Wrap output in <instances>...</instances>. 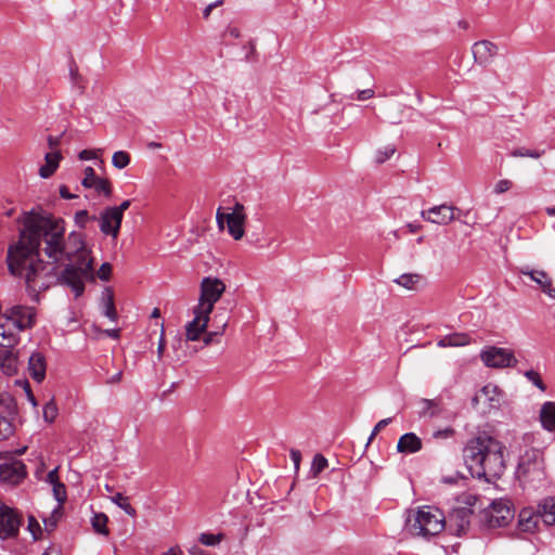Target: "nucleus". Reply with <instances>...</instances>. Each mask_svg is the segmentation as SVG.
<instances>
[{"label": "nucleus", "instance_id": "f257e3e1", "mask_svg": "<svg viewBox=\"0 0 555 555\" xmlns=\"http://www.w3.org/2000/svg\"><path fill=\"white\" fill-rule=\"evenodd\" d=\"M8 267L34 292L62 283L79 297L85 280H94L93 259L83 235L70 232L65 237V221L50 214L25 215L18 241L9 247Z\"/></svg>", "mask_w": 555, "mask_h": 555}, {"label": "nucleus", "instance_id": "f03ea898", "mask_svg": "<svg viewBox=\"0 0 555 555\" xmlns=\"http://www.w3.org/2000/svg\"><path fill=\"white\" fill-rule=\"evenodd\" d=\"M505 447L489 435H479L464 448V461L473 475L499 478L505 470Z\"/></svg>", "mask_w": 555, "mask_h": 555}, {"label": "nucleus", "instance_id": "7ed1b4c3", "mask_svg": "<svg viewBox=\"0 0 555 555\" xmlns=\"http://www.w3.org/2000/svg\"><path fill=\"white\" fill-rule=\"evenodd\" d=\"M405 527L412 535L428 538L444 529L446 517L439 508L422 506L409 514Z\"/></svg>", "mask_w": 555, "mask_h": 555}, {"label": "nucleus", "instance_id": "20e7f679", "mask_svg": "<svg viewBox=\"0 0 555 555\" xmlns=\"http://www.w3.org/2000/svg\"><path fill=\"white\" fill-rule=\"evenodd\" d=\"M27 477V467L12 452H0V482L17 486Z\"/></svg>", "mask_w": 555, "mask_h": 555}, {"label": "nucleus", "instance_id": "39448f33", "mask_svg": "<svg viewBox=\"0 0 555 555\" xmlns=\"http://www.w3.org/2000/svg\"><path fill=\"white\" fill-rule=\"evenodd\" d=\"M225 291L224 283L218 278H204L201 282V295L198 304L195 306L201 313H211L215 304L220 299Z\"/></svg>", "mask_w": 555, "mask_h": 555}, {"label": "nucleus", "instance_id": "423d86ee", "mask_svg": "<svg viewBox=\"0 0 555 555\" xmlns=\"http://www.w3.org/2000/svg\"><path fill=\"white\" fill-rule=\"evenodd\" d=\"M514 518V511L507 500L494 501L481 512V521L489 528L504 527Z\"/></svg>", "mask_w": 555, "mask_h": 555}, {"label": "nucleus", "instance_id": "0eeeda50", "mask_svg": "<svg viewBox=\"0 0 555 555\" xmlns=\"http://www.w3.org/2000/svg\"><path fill=\"white\" fill-rule=\"evenodd\" d=\"M480 359L486 366L493 369L514 367L517 363L512 350L496 346L482 349Z\"/></svg>", "mask_w": 555, "mask_h": 555}, {"label": "nucleus", "instance_id": "6e6552de", "mask_svg": "<svg viewBox=\"0 0 555 555\" xmlns=\"http://www.w3.org/2000/svg\"><path fill=\"white\" fill-rule=\"evenodd\" d=\"M503 397V392L496 385L488 384L476 393L473 403L482 404V413L485 414H495L504 401Z\"/></svg>", "mask_w": 555, "mask_h": 555}, {"label": "nucleus", "instance_id": "1a4fd4ad", "mask_svg": "<svg viewBox=\"0 0 555 555\" xmlns=\"http://www.w3.org/2000/svg\"><path fill=\"white\" fill-rule=\"evenodd\" d=\"M36 310L26 306H13L4 313V317L12 321L18 331L34 327L36 324Z\"/></svg>", "mask_w": 555, "mask_h": 555}, {"label": "nucleus", "instance_id": "9d476101", "mask_svg": "<svg viewBox=\"0 0 555 555\" xmlns=\"http://www.w3.org/2000/svg\"><path fill=\"white\" fill-rule=\"evenodd\" d=\"M21 526V517L17 512L0 502V538L16 537Z\"/></svg>", "mask_w": 555, "mask_h": 555}, {"label": "nucleus", "instance_id": "9b49d317", "mask_svg": "<svg viewBox=\"0 0 555 555\" xmlns=\"http://www.w3.org/2000/svg\"><path fill=\"white\" fill-rule=\"evenodd\" d=\"M96 221H99L100 231L104 235L111 236L113 241L117 240L122 222L120 215L111 207H106L100 212Z\"/></svg>", "mask_w": 555, "mask_h": 555}, {"label": "nucleus", "instance_id": "f8f14e48", "mask_svg": "<svg viewBox=\"0 0 555 555\" xmlns=\"http://www.w3.org/2000/svg\"><path fill=\"white\" fill-rule=\"evenodd\" d=\"M194 319L185 325L186 339L191 341L198 340L201 335L206 332L210 320L209 313H201L197 307L193 308Z\"/></svg>", "mask_w": 555, "mask_h": 555}, {"label": "nucleus", "instance_id": "ddd939ff", "mask_svg": "<svg viewBox=\"0 0 555 555\" xmlns=\"http://www.w3.org/2000/svg\"><path fill=\"white\" fill-rule=\"evenodd\" d=\"M475 62L480 66L489 65L498 53V47L488 40L477 41L472 47Z\"/></svg>", "mask_w": 555, "mask_h": 555}, {"label": "nucleus", "instance_id": "4468645a", "mask_svg": "<svg viewBox=\"0 0 555 555\" xmlns=\"http://www.w3.org/2000/svg\"><path fill=\"white\" fill-rule=\"evenodd\" d=\"M472 514L473 511L468 507L452 509L449 516V527L454 530L455 534L461 535L468 530Z\"/></svg>", "mask_w": 555, "mask_h": 555}, {"label": "nucleus", "instance_id": "2eb2a0df", "mask_svg": "<svg viewBox=\"0 0 555 555\" xmlns=\"http://www.w3.org/2000/svg\"><path fill=\"white\" fill-rule=\"evenodd\" d=\"M47 362L44 356L35 351L30 354L28 360V371L30 376L37 383H41L46 377Z\"/></svg>", "mask_w": 555, "mask_h": 555}, {"label": "nucleus", "instance_id": "dca6fc26", "mask_svg": "<svg viewBox=\"0 0 555 555\" xmlns=\"http://www.w3.org/2000/svg\"><path fill=\"white\" fill-rule=\"evenodd\" d=\"M539 519H541L539 508L537 511L530 507L522 508L518 515V529L522 532H533Z\"/></svg>", "mask_w": 555, "mask_h": 555}, {"label": "nucleus", "instance_id": "f3484780", "mask_svg": "<svg viewBox=\"0 0 555 555\" xmlns=\"http://www.w3.org/2000/svg\"><path fill=\"white\" fill-rule=\"evenodd\" d=\"M455 211H460V209L451 205L434 206L429 208V212H433L431 216L434 217L431 223L448 224L456 218Z\"/></svg>", "mask_w": 555, "mask_h": 555}, {"label": "nucleus", "instance_id": "a211bd4d", "mask_svg": "<svg viewBox=\"0 0 555 555\" xmlns=\"http://www.w3.org/2000/svg\"><path fill=\"white\" fill-rule=\"evenodd\" d=\"M518 475L519 478L524 480V482H533L534 480L541 481L545 476L544 470L539 463L520 464Z\"/></svg>", "mask_w": 555, "mask_h": 555}, {"label": "nucleus", "instance_id": "6ab92c4d", "mask_svg": "<svg viewBox=\"0 0 555 555\" xmlns=\"http://www.w3.org/2000/svg\"><path fill=\"white\" fill-rule=\"evenodd\" d=\"M422 448L421 439L413 433L404 434L400 437L397 449L401 453H414Z\"/></svg>", "mask_w": 555, "mask_h": 555}, {"label": "nucleus", "instance_id": "aec40b11", "mask_svg": "<svg viewBox=\"0 0 555 555\" xmlns=\"http://www.w3.org/2000/svg\"><path fill=\"white\" fill-rule=\"evenodd\" d=\"M246 216H236L234 214H227V228L229 234L234 240H241L244 236V223Z\"/></svg>", "mask_w": 555, "mask_h": 555}, {"label": "nucleus", "instance_id": "412c9836", "mask_svg": "<svg viewBox=\"0 0 555 555\" xmlns=\"http://www.w3.org/2000/svg\"><path fill=\"white\" fill-rule=\"evenodd\" d=\"M62 159L60 151H52L44 156L46 164L40 167L39 175L43 179L50 178L59 167Z\"/></svg>", "mask_w": 555, "mask_h": 555}, {"label": "nucleus", "instance_id": "4be33fe9", "mask_svg": "<svg viewBox=\"0 0 555 555\" xmlns=\"http://www.w3.org/2000/svg\"><path fill=\"white\" fill-rule=\"evenodd\" d=\"M539 515L544 524L555 525V495L542 500L539 504Z\"/></svg>", "mask_w": 555, "mask_h": 555}, {"label": "nucleus", "instance_id": "5701e85b", "mask_svg": "<svg viewBox=\"0 0 555 555\" xmlns=\"http://www.w3.org/2000/svg\"><path fill=\"white\" fill-rule=\"evenodd\" d=\"M472 338L467 333H452L443 336L437 343L439 347H462L469 345Z\"/></svg>", "mask_w": 555, "mask_h": 555}, {"label": "nucleus", "instance_id": "b1692460", "mask_svg": "<svg viewBox=\"0 0 555 555\" xmlns=\"http://www.w3.org/2000/svg\"><path fill=\"white\" fill-rule=\"evenodd\" d=\"M522 274L529 275L531 280L537 282L542 291L547 294L550 297H555V288L552 287V282L547 279V274L544 271L530 270V271H521Z\"/></svg>", "mask_w": 555, "mask_h": 555}, {"label": "nucleus", "instance_id": "393cba45", "mask_svg": "<svg viewBox=\"0 0 555 555\" xmlns=\"http://www.w3.org/2000/svg\"><path fill=\"white\" fill-rule=\"evenodd\" d=\"M20 338L16 333L7 330L3 324H0V350L13 349Z\"/></svg>", "mask_w": 555, "mask_h": 555}, {"label": "nucleus", "instance_id": "a878e982", "mask_svg": "<svg viewBox=\"0 0 555 555\" xmlns=\"http://www.w3.org/2000/svg\"><path fill=\"white\" fill-rule=\"evenodd\" d=\"M103 300V314L112 321L117 320V312L114 304V295L109 288H106L102 295Z\"/></svg>", "mask_w": 555, "mask_h": 555}, {"label": "nucleus", "instance_id": "bb28decb", "mask_svg": "<svg viewBox=\"0 0 555 555\" xmlns=\"http://www.w3.org/2000/svg\"><path fill=\"white\" fill-rule=\"evenodd\" d=\"M417 405V413H420L421 415L435 416L442 412L439 403L434 400L421 399L418 400Z\"/></svg>", "mask_w": 555, "mask_h": 555}, {"label": "nucleus", "instance_id": "cd10ccee", "mask_svg": "<svg viewBox=\"0 0 555 555\" xmlns=\"http://www.w3.org/2000/svg\"><path fill=\"white\" fill-rule=\"evenodd\" d=\"M0 363L7 374L16 371V358L13 356L12 349L0 350Z\"/></svg>", "mask_w": 555, "mask_h": 555}, {"label": "nucleus", "instance_id": "c85d7f7f", "mask_svg": "<svg viewBox=\"0 0 555 555\" xmlns=\"http://www.w3.org/2000/svg\"><path fill=\"white\" fill-rule=\"evenodd\" d=\"M108 518L105 514L99 513L92 517V527L98 533L107 535L108 529L106 527Z\"/></svg>", "mask_w": 555, "mask_h": 555}, {"label": "nucleus", "instance_id": "c756f323", "mask_svg": "<svg viewBox=\"0 0 555 555\" xmlns=\"http://www.w3.org/2000/svg\"><path fill=\"white\" fill-rule=\"evenodd\" d=\"M421 276L418 274L404 273L395 280L397 284L408 289H413L415 284L420 282Z\"/></svg>", "mask_w": 555, "mask_h": 555}, {"label": "nucleus", "instance_id": "7c9ffc66", "mask_svg": "<svg viewBox=\"0 0 555 555\" xmlns=\"http://www.w3.org/2000/svg\"><path fill=\"white\" fill-rule=\"evenodd\" d=\"M112 501L119 506L121 509H124L129 516L135 515V509L132 507V505L129 503L128 498L124 496L121 493H116Z\"/></svg>", "mask_w": 555, "mask_h": 555}, {"label": "nucleus", "instance_id": "2f4dec72", "mask_svg": "<svg viewBox=\"0 0 555 555\" xmlns=\"http://www.w3.org/2000/svg\"><path fill=\"white\" fill-rule=\"evenodd\" d=\"M130 163V155L127 152L118 151L115 152L112 157V164L117 169L126 168Z\"/></svg>", "mask_w": 555, "mask_h": 555}, {"label": "nucleus", "instance_id": "473e14b6", "mask_svg": "<svg viewBox=\"0 0 555 555\" xmlns=\"http://www.w3.org/2000/svg\"><path fill=\"white\" fill-rule=\"evenodd\" d=\"M92 188L98 192L104 194L106 197L112 195V185L107 179L96 178Z\"/></svg>", "mask_w": 555, "mask_h": 555}, {"label": "nucleus", "instance_id": "72a5a7b5", "mask_svg": "<svg viewBox=\"0 0 555 555\" xmlns=\"http://www.w3.org/2000/svg\"><path fill=\"white\" fill-rule=\"evenodd\" d=\"M327 465V460L322 454H315L311 465L312 476L317 477Z\"/></svg>", "mask_w": 555, "mask_h": 555}, {"label": "nucleus", "instance_id": "f704fd0d", "mask_svg": "<svg viewBox=\"0 0 555 555\" xmlns=\"http://www.w3.org/2000/svg\"><path fill=\"white\" fill-rule=\"evenodd\" d=\"M96 218L98 216L93 215V216H90L89 212L87 210H79L75 214V223L81 228V229H85L87 228V223L89 221H96Z\"/></svg>", "mask_w": 555, "mask_h": 555}, {"label": "nucleus", "instance_id": "c9c22d12", "mask_svg": "<svg viewBox=\"0 0 555 555\" xmlns=\"http://www.w3.org/2000/svg\"><path fill=\"white\" fill-rule=\"evenodd\" d=\"M12 418H0V441L11 437L14 433V424Z\"/></svg>", "mask_w": 555, "mask_h": 555}, {"label": "nucleus", "instance_id": "e433bc0d", "mask_svg": "<svg viewBox=\"0 0 555 555\" xmlns=\"http://www.w3.org/2000/svg\"><path fill=\"white\" fill-rule=\"evenodd\" d=\"M396 153V147L393 145H387L376 152L375 162L377 164H383L388 160Z\"/></svg>", "mask_w": 555, "mask_h": 555}, {"label": "nucleus", "instance_id": "4c0bfd02", "mask_svg": "<svg viewBox=\"0 0 555 555\" xmlns=\"http://www.w3.org/2000/svg\"><path fill=\"white\" fill-rule=\"evenodd\" d=\"M544 154V151L528 150L525 147L514 150L511 155L514 157H532L540 158Z\"/></svg>", "mask_w": 555, "mask_h": 555}, {"label": "nucleus", "instance_id": "58836bf2", "mask_svg": "<svg viewBox=\"0 0 555 555\" xmlns=\"http://www.w3.org/2000/svg\"><path fill=\"white\" fill-rule=\"evenodd\" d=\"M524 375L526 376V378L529 382H531L533 385H535L539 389H541L542 391H545L546 386L543 383V380L541 379V376L538 372H535L533 370H529V371H526L524 373Z\"/></svg>", "mask_w": 555, "mask_h": 555}, {"label": "nucleus", "instance_id": "ea45409f", "mask_svg": "<svg viewBox=\"0 0 555 555\" xmlns=\"http://www.w3.org/2000/svg\"><path fill=\"white\" fill-rule=\"evenodd\" d=\"M222 540V534H212V533H202L199 535V542L207 546H212Z\"/></svg>", "mask_w": 555, "mask_h": 555}, {"label": "nucleus", "instance_id": "a19ab883", "mask_svg": "<svg viewBox=\"0 0 555 555\" xmlns=\"http://www.w3.org/2000/svg\"><path fill=\"white\" fill-rule=\"evenodd\" d=\"M53 495L59 503H64L66 500V488L63 482L52 485Z\"/></svg>", "mask_w": 555, "mask_h": 555}, {"label": "nucleus", "instance_id": "79ce46f5", "mask_svg": "<svg viewBox=\"0 0 555 555\" xmlns=\"http://www.w3.org/2000/svg\"><path fill=\"white\" fill-rule=\"evenodd\" d=\"M96 178L94 169L92 167H87L85 169V178L82 179L81 184L87 189H91Z\"/></svg>", "mask_w": 555, "mask_h": 555}, {"label": "nucleus", "instance_id": "37998d69", "mask_svg": "<svg viewBox=\"0 0 555 555\" xmlns=\"http://www.w3.org/2000/svg\"><path fill=\"white\" fill-rule=\"evenodd\" d=\"M112 274V266L108 262L102 263L96 272V276L102 281H108Z\"/></svg>", "mask_w": 555, "mask_h": 555}, {"label": "nucleus", "instance_id": "c03bdc74", "mask_svg": "<svg viewBox=\"0 0 555 555\" xmlns=\"http://www.w3.org/2000/svg\"><path fill=\"white\" fill-rule=\"evenodd\" d=\"M539 416H555V401H547L543 403Z\"/></svg>", "mask_w": 555, "mask_h": 555}, {"label": "nucleus", "instance_id": "a18cd8bd", "mask_svg": "<svg viewBox=\"0 0 555 555\" xmlns=\"http://www.w3.org/2000/svg\"><path fill=\"white\" fill-rule=\"evenodd\" d=\"M28 529L33 533L34 539L37 540L39 538L38 534L41 533V528L34 516H29L28 518Z\"/></svg>", "mask_w": 555, "mask_h": 555}, {"label": "nucleus", "instance_id": "49530a36", "mask_svg": "<svg viewBox=\"0 0 555 555\" xmlns=\"http://www.w3.org/2000/svg\"><path fill=\"white\" fill-rule=\"evenodd\" d=\"M513 186V182L511 180H507V179H503V180H500L495 186H494V192L496 194H502V193H505L507 192L508 190H511V188Z\"/></svg>", "mask_w": 555, "mask_h": 555}, {"label": "nucleus", "instance_id": "de8ad7c7", "mask_svg": "<svg viewBox=\"0 0 555 555\" xmlns=\"http://www.w3.org/2000/svg\"><path fill=\"white\" fill-rule=\"evenodd\" d=\"M227 323H223L219 330L207 332L203 338V341L206 346L210 345L214 340L215 336L221 335L223 333V330L225 327Z\"/></svg>", "mask_w": 555, "mask_h": 555}, {"label": "nucleus", "instance_id": "09e8293b", "mask_svg": "<svg viewBox=\"0 0 555 555\" xmlns=\"http://www.w3.org/2000/svg\"><path fill=\"white\" fill-rule=\"evenodd\" d=\"M70 78L74 86L83 90L85 86L82 85V77L79 75L77 67H70Z\"/></svg>", "mask_w": 555, "mask_h": 555}, {"label": "nucleus", "instance_id": "8fccbe9b", "mask_svg": "<svg viewBox=\"0 0 555 555\" xmlns=\"http://www.w3.org/2000/svg\"><path fill=\"white\" fill-rule=\"evenodd\" d=\"M454 435V429L452 427H446L443 429H439L433 433V437L437 439H447Z\"/></svg>", "mask_w": 555, "mask_h": 555}, {"label": "nucleus", "instance_id": "3c124183", "mask_svg": "<svg viewBox=\"0 0 555 555\" xmlns=\"http://www.w3.org/2000/svg\"><path fill=\"white\" fill-rule=\"evenodd\" d=\"M57 408L53 400L47 402L43 406V416H56Z\"/></svg>", "mask_w": 555, "mask_h": 555}, {"label": "nucleus", "instance_id": "603ef678", "mask_svg": "<svg viewBox=\"0 0 555 555\" xmlns=\"http://www.w3.org/2000/svg\"><path fill=\"white\" fill-rule=\"evenodd\" d=\"M130 205L131 202L126 199L119 206H111V208L124 219V212L130 207Z\"/></svg>", "mask_w": 555, "mask_h": 555}, {"label": "nucleus", "instance_id": "864d4df0", "mask_svg": "<svg viewBox=\"0 0 555 555\" xmlns=\"http://www.w3.org/2000/svg\"><path fill=\"white\" fill-rule=\"evenodd\" d=\"M227 214L228 212L221 211V208H218V210L216 212V221H217V225L220 230L224 229V223L227 222Z\"/></svg>", "mask_w": 555, "mask_h": 555}, {"label": "nucleus", "instance_id": "5fc2aeb1", "mask_svg": "<svg viewBox=\"0 0 555 555\" xmlns=\"http://www.w3.org/2000/svg\"><path fill=\"white\" fill-rule=\"evenodd\" d=\"M291 459L294 462L295 470L298 472L299 470V466H300V461H301V453H300V451L296 450V449H292L291 450Z\"/></svg>", "mask_w": 555, "mask_h": 555}, {"label": "nucleus", "instance_id": "6e6d98bb", "mask_svg": "<svg viewBox=\"0 0 555 555\" xmlns=\"http://www.w3.org/2000/svg\"><path fill=\"white\" fill-rule=\"evenodd\" d=\"M13 404V400L9 395H0V408H4V410H8L9 413H11L10 409Z\"/></svg>", "mask_w": 555, "mask_h": 555}, {"label": "nucleus", "instance_id": "4d7b16f0", "mask_svg": "<svg viewBox=\"0 0 555 555\" xmlns=\"http://www.w3.org/2000/svg\"><path fill=\"white\" fill-rule=\"evenodd\" d=\"M391 418H382L377 424L376 426L374 427L370 438H369V442L373 439V437L382 429L384 428L385 426H387L389 423H390Z\"/></svg>", "mask_w": 555, "mask_h": 555}, {"label": "nucleus", "instance_id": "13d9d810", "mask_svg": "<svg viewBox=\"0 0 555 555\" xmlns=\"http://www.w3.org/2000/svg\"><path fill=\"white\" fill-rule=\"evenodd\" d=\"M374 96V90L373 89H364L358 91L357 100L359 101H365Z\"/></svg>", "mask_w": 555, "mask_h": 555}, {"label": "nucleus", "instance_id": "bf43d9fd", "mask_svg": "<svg viewBox=\"0 0 555 555\" xmlns=\"http://www.w3.org/2000/svg\"><path fill=\"white\" fill-rule=\"evenodd\" d=\"M542 427L548 431H555V418H539Z\"/></svg>", "mask_w": 555, "mask_h": 555}, {"label": "nucleus", "instance_id": "052dcab7", "mask_svg": "<svg viewBox=\"0 0 555 555\" xmlns=\"http://www.w3.org/2000/svg\"><path fill=\"white\" fill-rule=\"evenodd\" d=\"M59 467H55L54 469L50 470L47 476V481L52 486L57 482H61L59 479Z\"/></svg>", "mask_w": 555, "mask_h": 555}, {"label": "nucleus", "instance_id": "680f3d73", "mask_svg": "<svg viewBox=\"0 0 555 555\" xmlns=\"http://www.w3.org/2000/svg\"><path fill=\"white\" fill-rule=\"evenodd\" d=\"M60 195L62 198L64 199H72V198H75L77 197V195L75 194H72L68 190V188L66 185H61L60 186Z\"/></svg>", "mask_w": 555, "mask_h": 555}, {"label": "nucleus", "instance_id": "e2e57ef3", "mask_svg": "<svg viewBox=\"0 0 555 555\" xmlns=\"http://www.w3.org/2000/svg\"><path fill=\"white\" fill-rule=\"evenodd\" d=\"M165 348H166V340H165V336H164V327L162 326V334H160V338H159L158 347H157V353H158L159 358L163 356Z\"/></svg>", "mask_w": 555, "mask_h": 555}, {"label": "nucleus", "instance_id": "0e129e2a", "mask_svg": "<svg viewBox=\"0 0 555 555\" xmlns=\"http://www.w3.org/2000/svg\"><path fill=\"white\" fill-rule=\"evenodd\" d=\"M95 157V152L91 150H83L79 153V158L81 160H89Z\"/></svg>", "mask_w": 555, "mask_h": 555}, {"label": "nucleus", "instance_id": "69168bd1", "mask_svg": "<svg viewBox=\"0 0 555 555\" xmlns=\"http://www.w3.org/2000/svg\"><path fill=\"white\" fill-rule=\"evenodd\" d=\"M61 143V137H52L48 138V144L51 150H55Z\"/></svg>", "mask_w": 555, "mask_h": 555}, {"label": "nucleus", "instance_id": "338daca9", "mask_svg": "<svg viewBox=\"0 0 555 555\" xmlns=\"http://www.w3.org/2000/svg\"><path fill=\"white\" fill-rule=\"evenodd\" d=\"M244 209H245L244 205L238 203V202H236L234 207L232 208V211L230 214H234L236 216H246L244 214Z\"/></svg>", "mask_w": 555, "mask_h": 555}, {"label": "nucleus", "instance_id": "774afa93", "mask_svg": "<svg viewBox=\"0 0 555 555\" xmlns=\"http://www.w3.org/2000/svg\"><path fill=\"white\" fill-rule=\"evenodd\" d=\"M122 378V372L121 371H118L117 373H115L113 376H111L107 380H106V384H117L121 380Z\"/></svg>", "mask_w": 555, "mask_h": 555}]
</instances>
